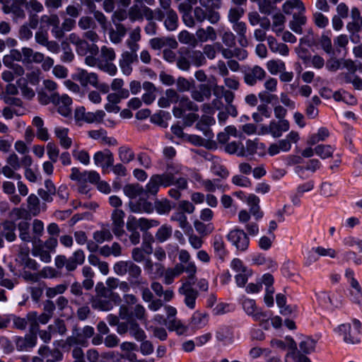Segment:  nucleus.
I'll return each mask as SVG.
<instances>
[{"label": "nucleus", "mask_w": 362, "mask_h": 362, "mask_svg": "<svg viewBox=\"0 0 362 362\" xmlns=\"http://www.w3.org/2000/svg\"><path fill=\"white\" fill-rule=\"evenodd\" d=\"M6 165L1 168L2 174L7 178L19 180L21 179V175L16 171L21 167L31 165L33 159L29 155H25L20 158L16 153L13 152L6 157Z\"/></svg>", "instance_id": "obj_1"}, {"label": "nucleus", "mask_w": 362, "mask_h": 362, "mask_svg": "<svg viewBox=\"0 0 362 362\" xmlns=\"http://www.w3.org/2000/svg\"><path fill=\"white\" fill-rule=\"evenodd\" d=\"M174 183V175L171 172L152 175L144 189V192L149 195H156L160 186L169 187Z\"/></svg>", "instance_id": "obj_2"}, {"label": "nucleus", "mask_w": 362, "mask_h": 362, "mask_svg": "<svg viewBox=\"0 0 362 362\" xmlns=\"http://www.w3.org/2000/svg\"><path fill=\"white\" fill-rule=\"evenodd\" d=\"M200 6H195L192 12V24L187 25L189 28H193L197 23H202L206 20L209 21L211 24H216L221 19L219 12L214 9L204 8Z\"/></svg>", "instance_id": "obj_3"}, {"label": "nucleus", "mask_w": 362, "mask_h": 362, "mask_svg": "<svg viewBox=\"0 0 362 362\" xmlns=\"http://www.w3.org/2000/svg\"><path fill=\"white\" fill-rule=\"evenodd\" d=\"M128 18L132 22L141 21L144 18L146 20H153V11L141 0H134V4L128 9Z\"/></svg>", "instance_id": "obj_4"}, {"label": "nucleus", "mask_w": 362, "mask_h": 362, "mask_svg": "<svg viewBox=\"0 0 362 362\" xmlns=\"http://www.w3.org/2000/svg\"><path fill=\"white\" fill-rule=\"evenodd\" d=\"M243 308L247 315L252 316L255 321H259L265 329L269 327V319L266 313L258 310L255 301L245 298L243 301Z\"/></svg>", "instance_id": "obj_5"}, {"label": "nucleus", "mask_w": 362, "mask_h": 362, "mask_svg": "<svg viewBox=\"0 0 362 362\" xmlns=\"http://www.w3.org/2000/svg\"><path fill=\"white\" fill-rule=\"evenodd\" d=\"M25 0H12L11 4L2 6V11L5 14H11L13 22L24 20L26 17L25 6Z\"/></svg>", "instance_id": "obj_6"}, {"label": "nucleus", "mask_w": 362, "mask_h": 362, "mask_svg": "<svg viewBox=\"0 0 362 362\" xmlns=\"http://www.w3.org/2000/svg\"><path fill=\"white\" fill-rule=\"evenodd\" d=\"M266 75L267 73L262 67L255 65L245 69L243 71V80L247 85L253 86L257 82L263 81L266 78Z\"/></svg>", "instance_id": "obj_7"}, {"label": "nucleus", "mask_w": 362, "mask_h": 362, "mask_svg": "<svg viewBox=\"0 0 362 362\" xmlns=\"http://www.w3.org/2000/svg\"><path fill=\"white\" fill-rule=\"evenodd\" d=\"M52 104L57 107L58 112L64 117H68L71 113V98L66 94L59 95L57 93H52Z\"/></svg>", "instance_id": "obj_8"}, {"label": "nucleus", "mask_w": 362, "mask_h": 362, "mask_svg": "<svg viewBox=\"0 0 362 362\" xmlns=\"http://www.w3.org/2000/svg\"><path fill=\"white\" fill-rule=\"evenodd\" d=\"M105 115V113L103 110H97L95 112H86L83 107L76 109L75 112L76 120L84 121L87 123H100Z\"/></svg>", "instance_id": "obj_9"}, {"label": "nucleus", "mask_w": 362, "mask_h": 362, "mask_svg": "<svg viewBox=\"0 0 362 362\" xmlns=\"http://www.w3.org/2000/svg\"><path fill=\"white\" fill-rule=\"evenodd\" d=\"M289 122L286 119L272 120L269 125L262 128L265 134H271L274 138H279L284 132L288 131Z\"/></svg>", "instance_id": "obj_10"}, {"label": "nucleus", "mask_w": 362, "mask_h": 362, "mask_svg": "<svg viewBox=\"0 0 362 362\" xmlns=\"http://www.w3.org/2000/svg\"><path fill=\"white\" fill-rule=\"evenodd\" d=\"M228 239L240 251L245 250L249 245V238L243 230L234 229L228 235Z\"/></svg>", "instance_id": "obj_11"}, {"label": "nucleus", "mask_w": 362, "mask_h": 362, "mask_svg": "<svg viewBox=\"0 0 362 362\" xmlns=\"http://www.w3.org/2000/svg\"><path fill=\"white\" fill-rule=\"evenodd\" d=\"M177 107H174L173 110V115L176 118H181L186 111L197 112L199 107L187 96L182 95L179 101Z\"/></svg>", "instance_id": "obj_12"}, {"label": "nucleus", "mask_w": 362, "mask_h": 362, "mask_svg": "<svg viewBox=\"0 0 362 362\" xmlns=\"http://www.w3.org/2000/svg\"><path fill=\"white\" fill-rule=\"evenodd\" d=\"M85 63L90 66H97L99 69L110 76L115 75L117 71V66L114 64L105 63V62L100 61L99 58H95L93 55L87 56L85 58Z\"/></svg>", "instance_id": "obj_13"}, {"label": "nucleus", "mask_w": 362, "mask_h": 362, "mask_svg": "<svg viewBox=\"0 0 362 362\" xmlns=\"http://www.w3.org/2000/svg\"><path fill=\"white\" fill-rule=\"evenodd\" d=\"M189 283H183L179 288V293L185 296V303L190 309L195 307L196 299L198 297V291L192 287Z\"/></svg>", "instance_id": "obj_14"}, {"label": "nucleus", "mask_w": 362, "mask_h": 362, "mask_svg": "<svg viewBox=\"0 0 362 362\" xmlns=\"http://www.w3.org/2000/svg\"><path fill=\"white\" fill-rule=\"evenodd\" d=\"M98 78L97 74L94 72H88L86 69H79L77 72L74 75L73 79L78 81L80 84L86 87L88 85L96 86V81Z\"/></svg>", "instance_id": "obj_15"}, {"label": "nucleus", "mask_w": 362, "mask_h": 362, "mask_svg": "<svg viewBox=\"0 0 362 362\" xmlns=\"http://www.w3.org/2000/svg\"><path fill=\"white\" fill-rule=\"evenodd\" d=\"M138 62V54L124 51L119 62V66L125 75H129L132 71V64Z\"/></svg>", "instance_id": "obj_16"}, {"label": "nucleus", "mask_w": 362, "mask_h": 362, "mask_svg": "<svg viewBox=\"0 0 362 362\" xmlns=\"http://www.w3.org/2000/svg\"><path fill=\"white\" fill-rule=\"evenodd\" d=\"M124 212L120 209H115L112 214V232L118 238L125 233L124 227Z\"/></svg>", "instance_id": "obj_17"}, {"label": "nucleus", "mask_w": 362, "mask_h": 362, "mask_svg": "<svg viewBox=\"0 0 362 362\" xmlns=\"http://www.w3.org/2000/svg\"><path fill=\"white\" fill-rule=\"evenodd\" d=\"M93 160L95 164L100 165L103 170L112 166L114 163L113 154L108 149L96 152L93 156Z\"/></svg>", "instance_id": "obj_18"}, {"label": "nucleus", "mask_w": 362, "mask_h": 362, "mask_svg": "<svg viewBox=\"0 0 362 362\" xmlns=\"http://www.w3.org/2000/svg\"><path fill=\"white\" fill-rule=\"evenodd\" d=\"M345 276L347 278L351 288L354 291H351V293L354 297V300L358 304L362 303V289L357 281L354 278V273L351 269H347L345 273Z\"/></svg>", "instance_id": "obj_19"}, {"label": "nucleus", "mask_w": 362, "mask_h": 362, "mask_svg": "<svg viewBox=\"0 0 362 362\" xmlns=\"http://www.w3.org/2000/svg\"><path fill=\"white\" fill-rule=\"evenodd\" d=\"M129 206L131 211L134 213H151L153 210L151 202L144 198H139L137 200L130 201Z\"/></svg>", "instance_id": "obj_20"}, {"label": "nucleus", "mask_w": 362, "mask_h": 362, "mask_svg": "<svg viewBox=\"0 0 362 362\" xmlns=\"http://www.w3.org/2000/svg\"><path fill=\"white\" fill-rule=\"evenodd\" d=\"M37 344V334H27L24 337H19L16 340L17 350L23 351L34 347Z\"/></svg>", "instance_id": "obj_21"}, {"label": "nucleus", "mask_w": 362, "mask_h": 362, "mask_svg": "<svg viewBox=\"0 0 362 362\" xmlns=\"http://www.w3.org/2000/svg\"><path fill=\"white\" fill-rule=\"evenodd\" d=\"M127 221L130 222L137 229L139 228L141 231H146L148 229L158 226L159 221L153 219H148L146 218H136L134 216H129Z\"/></svg>", "instance_id": "obj_22"}, {"label": "nucleus", "mask_w": 362, "mask_h": 362, "mask_svg": "<svg viewBox=\"0 0 362 362\" xmlns=\"http://www.w3.org/2000/svg\"><path fill=\"white\" fill-rule=\"evenodd\" d=\"M66 344L69 346L75 345H81L86 346L88 341L83 336L82 330L77 326H74L72 329L71 335L66 339Z\"/></svg>", "instance_id": "obj_23"}, {"label": "nucleus", "mask_w": 362, "mask_h": 362, "mask_svg": "<svg viewBox=\"0 0 362 362\" xmlns=\"http://www.w3.org/2000/svg\"><path fill=\"white\" fill-rule=\"evenodd\" d=\"M21 55H23V62L24 64H40L44 60V54L42 53L34 52L30 47H23Z\"/></svg>", "instance_id": "obj_24"}, {"label": "nucleus", "mask_w": 362, "mask_h": 362, "mask_svg": "<svg viewBox=\"0 0 362 362\" xmlns=\"http://www.w3.org/2000/svg\"><path fill=\"white\" fill-rule=\"evenodd\" d=\"M16 225L11 221H5L1 223L0 235L8 242H13L16 240Z\"/></svg>", "instance_id": "obj_25"}, {"label": "nucleus", "mask_w": 362, "mask_h": 362, "mask_svg": "<svg viewBox=\"0 0 362 362\" xmlns=\"http://www.w3.org/2000/svg\"><path fill=\"white\" fill-rule=\"evenodd\" d=\"M149 45L154 50H159L166 45L173 49H176L178 46L177 42L173 37H154L150 40Z\"/></svg>", "instance_id": "obj_26"}, {"label": "nucleus", "mask_w": 362, "mask_h": 362, "mask_svg": "<svg viewBox=\"0 0 362 362\" xmlns=\"http://www.w3.org/2000/svg\"><path fill=\"white\" fill-rule=\"evenodd\" d=\"M86 256L84 252L79 249L76 250L72 255L68 258L66 265L67 272H74L78 265H82L85 262Z\"/></svg>", "instance_id": "obj_27"}, {"label": "nucleus", "mask_w": 362, "mask_h": 362, "mask_svg": "<svg viewBox=\"0 0 362 362\" xmlns=\"http://www.w3.org/2000/svg\"><path fill=\"white\" fill-rule=\"evenodd\" d=\"M98 252L104 257H109L111 255L117 257L122 255V248L118 243L114 242L110 246L105 245L100 247Z\"/></svg>", "instance_id": "obj_28"}, {"label": "nucleus", "mask_w": 362, "mask_h": 362, "mask_svg": "<svg viewBox=\"0 0 362 362\" xmlns=\"http://www.w3.org/2000/svg\"><path fill=\"white\" fill-rule=\"evenodd\" d=\"M232 28L233 30L237 33L238 37V42L240 45L243 47H247L248 45L247 40L246 38V33H247V25L243 21H238L235 23H233Z\"/></svg>", "instance_id": "obj_29"}, {"label": "nucleus", "mask_w": 362, "mask_h": 362, "mask_svg": "<svg viewBox=\"0 0 362 362\" xmlns=\"http://www.w3.org/2000/svg\"><path fill=\"white\" fill-rule=\"evenodd\" d=\"M339 332L348 344H355L359 341L357 334L354 331L351 332V325L349 323L341 324L338 327Z\"/></svg>", "instance_id": "obj_30"}, {"label": "nucleus", "mask_w": 362, "mask_h": 362, "mask_svg": "<svg viewBox=\"0 0 362 362\" xmlns=\"http://www.w3.org/2000/svg\"><path fill=\"white\" fill-rule=\"evenodd\" d=\"M211 90L209 85L202 83L199 86V89H194L191 91V97L197 102H203L205 98H210Z\"/></svg>", "instance_id": "obj_31"}, {"label": "nucleus", "mask_w": 362, "mask_h": 362, "mask_svg": "<svg viewBox=\"0 0 362 362\" xmlns=\"http://www.w3.org/2000/svg\"><path fill=\"white\" fill-rule=\"evenodd\" d=\"M303 11L295 13L292 20L289 22V28L297 34L303 33L302 26L306 23L307 18L303 15Z\"/></svg>", "instance_id": "obj_32"}, {"label": "nucleus", "mask_w": 362, "mask_h": 362, "mask_svg": "<svg viewBox=\"0 0 362 362\" xmlns=\"http://www.w3.org/2000/svg\"><path fill=\"white\" fill-rule=\"evenodd\" d=\"M271 28V22L267 17H263L262 22L259 28L254 30V37L258 42L267 40L269 36L267 35V31Z\"/></svg>", "instance_id": "obj_33"}, {"label": "nucleus", "mask_w": 362, "mask_h": 362, "mask_svg": "<svg viewBox=\"0 0 362 362\" xmlns=\"http://www.w3.org/2000/svg\"><path fill=\"white\" fill-rule=\"evenodd\" d=\"M127 33V28L122 23H116L115 29H111L109 32L110 39L112 42L118 44Z\"/></svg>", "instance_id": "obj_34"}, {"label": "nucleus", "mask_w": 362, "mask_h": 362, "mask_svg": "<svg viewBox=\"0 0 362 362\" xmlns=\"http://www.w3.org/2000/svg\"><path fill=\"white\" fill-rule=\"evenodd\" d=\"M20 239L25 243L33 242V237L30 232V225L28 222L22 221L17 225Z\"/></svg>", "instance_id": "obj_35"}, {"label": "nucleus", "mask_w": 362, "mask_h": 362, "mask_svg": "<svg viewBox=\"0 0 362 362\" xmlns=\"http://www.w3.org/2000/svg\"><path fill=\"white\" fill-rule=\"evenodd\" d=\"M267 42L272 52H279L283 56H287L288 54V47L284 43L277 42L276 40L274 37L269 36L267 38Z\"/></svg>", "instance_id": "obj_36"}, {"label": "nucleus", "mask_w": 362, "mask_h": 362, "mask_svg": "<svg viewBox=\"0 0 362 362\" xmlns=\"http://www.w3.org/2000/svg\"><path fill=\"white\" fill-rule=\"evenodd\" d=\"M108 225H103L100 230L94 232L93 238L97 243H103L105 241H110L112 239Z\"/></svg>", "instance_id": "obj_37"}, {"label": "nucleus", "mask_w": 362, "mask_h": 362, "mask_svg": "<svg viewBox=\"0 0 362 362\" xmlns=\"http://www.w3.org/2000/svg\"><path fill=\"white\" fill-rule=\"evenodd\" d=\"M81 272L82 275L84 277L83 286L86 290L89 291L92 289L94 286L93 277L95 276V272L89 266H84L82 268Z\"/></svg>", "instance_id": "obj_38"}, {"label": "nucleus", "mask_w": 362, "mask_h": 362, "mask_svg": "<svg viewBox=\"0 0 362 362\" xmlns=\"http://www.w3.org/2000/svg\"><path fill=\"white\" fill-rule=\"evenodd\" d=\"M178 10L182 14V18L185 25H190L192 23V6L190 4L184 1L179 4Z\"/></svg>", "instance_id": "obj_39"}, {"label": "nucleus", "mask_w": 362, "mask_h": 362, "mask_svg": "<svg viewBox=\"0 0 362 362\" xmlns=\"http://www.w3.org/2000/svg\"><path fill=\"white\" fill-rule=\"evenodd\" d=\"M56 136L59 139L60 145L65 149L71 147L72 141L68 136V129L66 128L57 127L54 129Z\"/></svg>", "instance_id": "obj_40"}, {"label": "nucleus", "mask_w": 362, "mask_h": 362, "mask_svg": "<svg viewBox=\"0 0 362 362\" xmlns=\"http://www.w3.org/2000/svg\"><path fill=\"white\" fill-rule=\"evenodd\" d=\"M124 193L130 199H134L144 192V189L139 183L128 184L123 188Z\"/></svg>", "instance_id": "obj_41"}, {"label": "nucleus", "mask_w": 362, "mask_h": 362, "mask_svg": "<svg viewBox=\"0 0 362 362\" xmlns=\"http://www.w3.org/2000/svg\"><path fill=\"white\" fill-rule=\"evenodd\" d=\"M208 322V315L206 313L194 312L192 316L190 324L192 327L200 329Z\"/></svg>", "instance_id": "obj_42"}, {"label": "nucleus", "mask_w": 362, "mask_h": 362, "mask_svg": "<svg viewBox=\"0 0 362 362\" xmlns=\"http://www.w3.org/2000/svg\"><path fill=\"white\" fill-rule=\"evenodd\" d=\"M92 308L101 311H109L113 308V304L110 300L105 298L95 297L92 300Z\"/></svg>", "instance_id": "obj_43"}, {"label": "nucleus", "mask_w": 362, "mask_h": 362, "mask_svg": "<svg viewBox=\"0 0 362 362\" xmlns=\"http://www.w3.org/2000/svg\"><path fill=\"white\" fill-rule=\"evenodd\" d=\"M166 18L164 21V25L169 31H174L178 26V16L176 12L173 11H168L165 13Z\"/></svg>", "instance_id": "obj_44"}, {"label": "nucleus", "mask_w": 362, "mask_h": 362, "mask_svg": "<svg viewBox=\"0 0 362 362\" xmlns=\"http://www.w3.org/2000/svg\"><path fill=\"white\" fill-rule=\"evenodd\" d=\"M28 211L29 214L35 216L40 213V204L39 198L34 194H31L27 199Z\"/></svg>", "instance_id": "obj_45"}, {"label": "nucleus", "mask_w": 362, "mask_h": 362, "mask_svg": "<svg viewBox=\"0 0 362 362\" xmlns=\"http://www.w3.org/2000/svg\"><path fill=\"white\" fill-rule=\"evenodd\" d=\"M129 333L137 341H144L146 338L144 331L139 327L135 319L129 320Z\"/></svg>", "instance_id": "obj_46"}, {"label": "nucleus", "mask_w": 362, "mask_h": 362, "mask_svg": "<svg viewBox=\"0 0 362 362\" xmlns=\"http://www.w3.org/2000/svg\"><path fill=\"white\" fill-rule=\"evenodd\" d=\"M329 136V132L328 129L325 127H321L316 134H313L309 137L307 144L310 146L315 145L320 141H325Z\"/></svg>", "instance_id": "obj_47"}, {"label": "nucleus", "mask_w": 362, "mask_h": 362, "mask_svg": "<svg viewBox=\"0 0 362 362\" xmlns=\"http://www.w3.org/2000/svg\"><path fill=\"white\" fill-rule=\"evenodd\" d=\"M118 156L123 163H129L135 158V154L132 148L127 146H121L118 150Z\"/></svg>", "instance_id": "obj_48"}, {"label": "nucleus", "mask_w": 362, "mask_h": 362, "mask_svg": "<svg viewBox=\"0 0 362 362\" xmlns=\"http://www.w3.org/2000/svg\"><path fill=\"white\" fill-rule=\"evenodd\" d=\"M334 148L330 145L320 144L315 147V153L322 159L332 157Z\"/></svg>", "instance_id": "obj_49"}, {"label": "nucleus", "mask_w": 362, "mask_h": 362, "mask_svg": "<svg viewBox=\"0 0 362 362\" xmlns=\"http://www.w3.org/2000/svg\"><path fill=\"white\" fill-rule=\"evenodd\" d=\"M25 8L28 14H37L44 11L43 4L38 0H25Z\"/></svg>", "instance_id": "obj_50"}, {"label": "nucleus", "mask_w": 362, "mask_h": 362, "mask_svg": "<svg viewBox=\"0 0 362 362\" xmlns=\"http://www.w3.org/2000/svg\"><path fill=\"white\" fill-rule=\"evenodd\" d=\"M184 272H186L187 274V281L185 283H189L190 284H194L196 274L197 271V268L194 262H188L185 264H183Z\"/></svg>", "instance_id": "obj_51"}, {"label": "nucleus", "mask_w": 362, "mask_h": 362, "mask_svg": "<svg viewBox=\"0 0 362 362\" xmlns=\"http://www.w3.org/2000/svg\"><path fill=\"white\" fill-rule=\"evenodd\" d=\"M100 61L105 63L112 64V62L115 59L116 54L113 48L107 46H103L100 49Z\"/></svg>", "instance_id": "obj_52"}, {"label": "nucleus", "mask_w": 362, "mask_h": 362, "mask_svg": "<svg viewBox=\"0 0 362 362\" xmlns=\"http://www.w3.org/2000/svg\"><path fill=\"white\" fill-rule=\"evenodd\" d=\"M177 37L178 40L182 44L189 45L192 47H195L197 45L196 37L187 30L181 31Z\"/></svg>", "instance_id": "obj_53"}, {"label": "nucleus", "mask_w": 362, "mask_h": 362, "mask_svg": "<svg viewBox=\"0 0 362 362\" xmlns=\"http://www.w3.org/2000/svg\"><path fill=\"white\" fill-rule=\"evenodd\" d=\"M168 328L170 331H175L180 335L185 334L187 330V326L175 317L169 320Z\"/></svg>", "instance_id": "obj_54"}, {"label": "nucleus", "mask_w": 362, "mask_h": 362, "mask_svg": "<svg viewBox=\"0 0 362 362\" xmlns=\"http://www.w3.org/2000/svg\"><path fill=\"white\" fill-rule=\"evenodd\" d=\"M294 8L300 9V11H305L304 5L300 0H288L282 6V10L286 14L291 13Z\"/></svg>", "instance_id": "obj_55"}, {"label": "nucleus", "mask_w": 362, "mask_h": 362, "mask_svg": "<svg viewBox=\"0 0 362 362\" xmlns=\"http://www.w3.org/2000/svg\"><path fill=\"white\" fill-rule=\"evenodd\" d=\"M156 211L159 214H168L172 209L170 202L167 199L156 200L154 202Z\"/></svg>", "instance_id": "obj_56"}, {"label": "nucleus", "mask_w": 362, "mask_h": 362, "mask_svg": "<svg viewBox=\"0 0 362 362\" xmlns=\"http://www.w3.org/2000/svg\"><path fill=\"white\" fill-rule=\"evenodd\" d=\"M68 288V284L63 283L54 287H48L46 289V296L49 298H53L57 295L63 294Z\"/></svg>", "instance_id": "obj_57"}, {"label": "nucleus", "mask_w": 362, "mask_h": 362, "mask_svg": "<svg viewBox=\"0 0 362 362\" xmlns=\"http://www.w3.org/2000/svg\"><path fill=\"white\" fill-rule=\"evenodd\" d=\"M244 13V8L240 6L231 7L228 12V20L230 23L240 21Z\"/></svg>", "instance_id": "obj_58"}, {"label": "nucleus", "mask_w": 362, "mask_h": 362, "mask_svg": "<svg viewBox=\"0 0 362 362\" xmlns=\"http://www.w3.org/2000/svg\"><path fill=\"white\" fill-rule=\"evenodd\" d=\"M267 68L272 74H276L279 72L285 71V63L281 60H270L267 63Z\"/></svg>", "instance_id": "obj_59"}, {"label": "nucleus", "mask_w": 362, "mask_h": 362, "mask_svg": "<svg viewBox=\"0 0 362 362\" xmlns=\"http://www.w3.org/2000/svg\"><path fill=\"white\" fill-rule=\"evenodd\" d=\"M126 228L129 233V238L131 243L134 245H138L140 243L141 238L138 229L129 221H127Z\"/></svg>", "instance_id": "obj_60"}, {"label": "nucleus", "mask_w": 362, "mask_h": 362, "mask_svg": "<svg viewBox=\"0 0 362 362\" xmlns=\"http://www.w3.org/2000/svg\"><path fill=\"white\" fill-rule=\"evenodd\" d=\"M33 255L35 257H39L40 259L44 262H49L51 261V255L49 251L45 250L42 245H36L33 249Z\"/></svg>", "instance_id": "obj_61"}, {"label": "nucleus", "mask_w": 362, "mask_h": 362, "mask_svg": "<svg viewBox=\"0 0 362 362\" xmlns=\"http://www.w3.org/2000/svg\"><path fill=\"white\" fill-rule=\"evenodd\" d=\"M177 90L178 92L183 93L187 92L191 90L194 86V81H189L185 77L180 76L175 81Z\"/></svg>", "instance_id": "obj_62"}, {"label": "nucleus", "mask_w": 362, "mask_h": 362, "mask_svg": "<svg viewBox=\"0 0 362 362\" xmlns=\"http://www.w3.org/2000/svg\"><path fill=\"white\" fill-rule=\"evenodd\" d=\"M172 228L167 225H163L156 232V238L160 243L167 240L172 235Z\"/></svg>", "instance_id": "obj_63"}, {"label": "nucleus", "mask_w": 362, "mask_h": 362, "mask_svg": "<svg viewBox=\"0 0 362 362\" xmlns=\"http://www.w3.org/2000/svg\"><path fill=\"white\" fill-rule=\"evenodd\" d=\"M286 362H311L305 355L297 352H288L286 356Z\"/></svg>", "instance_id": "obj_64"}]
</instances>
